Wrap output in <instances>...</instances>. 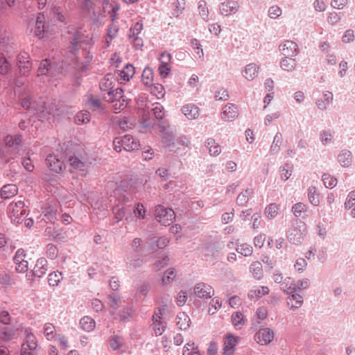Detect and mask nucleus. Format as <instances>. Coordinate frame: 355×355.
Masks as SVG:
<instances>
[{"mask_svg":"<svg viewBox=\"0 0 355 355\" xmlns=\"http://www.w3.org/2000/svg\"><path fill=\"white\" fill-rule=\"evenodd\" d=\"M10 64L5 58H0V73L6 74L10 70Z\"/></svg>","mask_w":355,"mask_h":355,"instance_id":"69168bd1","label":"nucleus"},{"mask_svg":"<svg viewBox=\"0 0 355 355\" xmlns=\"http://www.w3.org/2000/svg\"><path fill=\"white\" fill-rule=\"evenodd\" d=\"M178 319L179 320L177 322V325L179 329L186 330L189 327V322H190V318L184 313L179 314L178 315Z\"/></svg>","mask_w":355,"mask_h":355,"instance_id":"e433bc0d","label":"nucleus"},{"mask_svg":"<svg viewBox=\"0 0 355 355\" xmlns=\"http://www.w3.org/2000/svg\"><path fill=\"white\" fill-rule=\"evenodd\" d=\"M135 310L132 306H126L122 310L119 311L118 315L120 322H125L129 321L133 316Z\"/></svg>","mask_w":355,"mask_h":355,"instance_id":"bb28decb","label":"nucleus"},{"mask_svg":"<svg viewBox=\"0 0 355 355\" xmlns=\"http://www.w3.org/2000/svg\"><path fill=\"white\" fill-rule=\"evenodd\" d=\"M281 68L287 71H292L295 69L296 60L292 57H284L280 62Z\"/></svg>","mask_w":355,"mask_h":355,"instance_id":"a878e982","label":"nucleus"},{"mask_svg":"<svg viewBox=\"0 0 355 355\" xmlns=\"http://www.w3.org/2000/svg\"><path fill=\"white\" fill-rule=\"evenodd\" d=\"M25 335L26 342L21 345V355H31V352L37 349V340L30 328L25 329Z\"/></svg>","mask_w":355,"mask_h":355,"instance_id":"20e7f679","label":"nucleus"},{"mask_svg":"<svg viewBox=\"0 0 355 355\" xmlns=\"http://www.w3.org/2000/svg\"><path fill=\"white\" fill-rule=\"evenodd\" d=\"M306 266L307 262L304 258L297 259L294 264V268L300 272H303Z\"/></svg>","mask_w":355,"mask_h":355,"instance_id":"774afa93","label":"nucleus"},{"mask_svg":"<svg viewBox=\"0 0 355 355\" xmlns=\"http://www.w3.org/2000/svg\"><path fill=\"white\" fill-rule=\"evenodd\" d=\"M175 277V270L173 268L168 269L164 274L162 282V284H168L171 283Z\"/></svg>","mask_w":355,"mask_h":355,"instance_id":"a18cd8bd","label":"nucleus"},{"mask_svg":"<svg viewBox=\"0 0 355 355\" xmlns=\"http://www.w3.org/2000/svg\"><path fill=\"white\" fill-rule=\"evenodd\" d=\"M151 93L155 95L158 98L164 96V88L161 84L152 85Z\"/></svg>","mask_w":355,"mask_h":355,"instance_id":"3c124183","label":"nucleus"},{"mask_svg":"<svg viewBox=\"0 0 355 355\" xmlns=\"http://www.w3.org/2000/svg\"><path fill=\"white\" fill-rule=\"evenodd\" d=\"M153 329L156 336H160L166 329V323L158 319L153 322Z\"/></svg>","mask_w":355,"mask_h":355,"instance_id":"58836bf2","label":"nucleus"},{"mask_svg":"<svg viewBox=\"0 0 355 355\" xmlns=\"http://www.w3.org/2000/svg\"><path fill=\"white\" fill-rule=\"evenodd\" d=\"M292 211L295 216H301L302 214L306 211V205L302 202L296 203L293 206Z\"/></svg>","mask_w":355,"mask_h":355,"instance_id":"052dcab7","label":"nucleus"},{"mask_svg":"<svg viewBox=\"0 0 355 355\" xmlns=\"http://www.w3.org/2000/svg\"><path fill=\"white\" fill-rule=\"evenodd\" d=\"M135 67L131 64H127L121 71H116L115 74L117 75L116 78L119 81L123 80L128 81L135 74Z\"/></svg>","mask_w":355,"mask_h":355,"instance_id":"ddd939ff","label":"nucleus"},{"mask_svg":"<svg viewBox=\"0 0 355 355\" xmlns=\"http://www.w3.org/2000/svg\"><path fill=\"white\" fill-rule=\"evenodd\" d=\"M193 293L198 298L207 300L214 295V290L210 285L200 282L195 285Z\"/></svg>","mask_w":355,"mask_h":355,"instance_id":"423d86ee","label":"nucleus"},{"mask_svg":"<svg viewBox=\"0 0 355 355\" xmlns=\"http://www.w3.org/2000/svg\"><path fill=\"white\" fill-rule=\"evenodd\" d=\"M69 162L75 169L84 171L85 163L80 158L76 156H71L69 158Z\"/></svg>","mask_w":355,"mask_h":355,"instance_id":"ea45409f","label":"nucleus"},{"mask_svg":"<svg viewBox=\"0 0 355 355\" xmlns=\"http://www.w3.org/2000/svg\"><path fill=\"white\" fill-rule=\"evenodd\" d=\"M322 182L327 188L332 189L337 184V179L331 177L329 174L324 173L322 175Z\"/></svg>","mask_w":355,"mask_h":355,"instance_id":"c03bdc74","label":"nucleus"},{"mask_svg":"<svg viewBox=\"0 0 355 355\" xmlns=\"http://www.w3.org/2000/svg\"><path fill=\"white\" fill-rule=\"evenodd\" d=\"M238 3L232 0L223 2L219 6L220 14L225 16L236 13L238 11Z\"/></svg>","mask_w":355,"mask_h":355,"instance_id":"9b49d317","label":"nucleus"},{"mask_svg":"<svg viewBox=\"0 0 355 355\" xmlns=\"http://www.w3.org/2000/svg\"><path fill=\"white\" fill-rule=\"evenodd\" d=\"M90 121V113L88 111H81L76 114L75 122L77 124L87 123Z\"/></svg>","mask_w":355,"mask_h":355,"instance_id":"4c0bfd02","label":"nucleus"},{"mask_svg":"<svg viewBox=\"0 0 355 355\" xmlns=\"http://www.w3.org/2000/svg\"><path fill=\"white\" fill-rule=\"evenodd\" d=\"M127 263L132 269L139 268L143 265V259L139 254L128 253L126 255Z\"/></svg>","mask_w":355,"mask_h":355,"instance_id":"a211bd4d","label":"nucleus"},{"mask_svg":"<svg viewBox=\"0 0 355 355\" xmlns=\"http://www.w3.org/2000/svg\"><path fill=\"white\" fill-rule=\"evenodd\" d=\"M83 41H84L83 33H82V31H76L71 38V42H70L71 51V52L76 51L78 50V44L81 42H83Z\"/></svg>","mask_w":355,"mask_h":355,"instance_id":"cd10ccee","label":"nucleus"},{"mask_svg":"<svg viewBox=\"0 0 355 355\" xmlns=\"http://www.w3.org/2000/svg\"><path fill=\"white\" fill-rule=\"evenodd\" d=\"M156 220L162 225L168 226L175 219V213L172 209H166L162 205H157L155 210Z\"/></svg>","mask_w":355,"mask_h":355,"instance_id":"7ed1b4c3","label":"nucleus"},{"mask_svg":"<svg viewBox=\"0 0 355 355\" xmlns=\"http://www.w3.org/2000/svg\"><path fill=\"white\" fill-rule=\"evenodd\" d=\"M110 345L113 350H117L123 346V343L119 336H113L110 339Z\"/></svg>","mask_w":355,"mask_h":355,"instance_id":"13d9d810","label":"nucleus"},{"mask_svg":"<svg viewBox=\"0 0 355 355\" xmlns=\"http://www.w3.org/2000/svg\"><path fill=\"white\" fill-rule=\"evenodd\" d=\"M21 135H15V136L8 135L4 139L6 147L12 148L14 149H17L18 148L21 142Z\"/></svg>","mask_w":355,"mask_h":355,"instance_id":"5701e85b","label":"nucleus"},{"mask_svg":"<svg viewBox=\"0 0 355 355\" xmlns=\"http://www.w3.org/2000/svg\"><path fill=\"white\" fill-rule=\"evenodd\" d=\"M96 322L94 319L89 316H84L80 320L81 328L85 331H91L95 327Z\"/></svg>","mask_w":355,"mask_h":355,"instance_id":"c85d7f7f","label":"nucleus"},{"mask_svg":"<svg viewBox=\"0 0 355 355\" xmlns=\"http://www.w3.org/2000/svg\"><path fill=\"white\" fill-rule=\"evenodd\" d=\"M152 112L157 119H162L164 116V107L160 103L154 104Z\"/></svg>","mask_w":355,"mask_h":355,"instance_id":"603ef678","label":"nucleus"},{"mask_svg":"<svg viewBox=\"0 0 355 355\" xmlns=\"http://www.w3.org/2000/svg\"><path fill=\"white\" fill-rule=\"evenodd\" d=\"M250 270L253 277L257 279H260L263 277L262 265L259 261L253 262L250 266Z\"/></svg>","mask_w":355,"mask_h":355,"instance_id":"473e14b6","label":"nucleus"},{"mask_svg":"<svg viewBox=\"0 0 355 355\" xmlns=\"http://www.w3.org/2000/svg\"><path fill=\"white\" fill-rule=\"evenodd\" d=\"M141 79L146 86L153 85V73L149 67H146L142 73Z\"/></svg>","mask_w":355,"mask_h":355,"instance_id":"c9c22d12","label":"nucleus"},{"mask_svg":"<svg viewBox=\"0 0 355 355\" xmlns=\"http://www.w3.org/2000/svg\"><path fill=\"white\" fill-rule=\"evenodd\" d=\"M45 162L49 169L57 173H60L64 167L63 162L55 155H49Z\"/></svg>","mask_w":355,"mask_h":355,"instance_id":"1a4fd4ad","label":"nucleus"},{"mask_svg":"<svg viewBox=\"0 0 355 355\" xmlns=\"http://www.w3.org/2000/svg\"><path fill=\"white\" fill-rule=\"evenodd\" d=\"M26 254L25 252V250L22 248H19L15 252V254L13 257V261L15 263H19V262H23L26 261L24 258L26 257Z\"/></svg>","mask_w":355,"mask_h":355,"instance_id":"338daca9","label":"nucleus"},{"mask_svg":"<svg viewBox=\"0 0 355 355\" xmlns=\"http://www.w3.org/2000/svg\"><path fill=\"white\" fill-rule=\"evenodd\" d=\"M44 216L49 220L50 221H53V220H56V215L58 214L57 208L52 205H46L42 211Z\"/></svg>","mask_w":355,"mask_h":355,"instance_id":"2f4dec72","label":"nucleus"},{"mask_svg":"<svg viewBox=\"0 0 355 355\" xmlns=\"http://www.w3.org/2000/svg\"><path fill=\"white\" fill-rule=\"evenodd\" d=\"M306 234V225L304 222L295 221L288 230L287 238L288 241L294 245H300L304 241Z\"/></svg>","mask_w":355,"mask_h":355,"instance_id":"f257e3e1","label":"nucleus"},{"mask_svg":"<svg viewBox=\"0 0 355 355\" xmlns=\"http://www.w3.org/2000/svg\"><path fill=\"white\" fill-rule=\"evenodd\" d=\"M113 145L117 152H120L122 148L126 151H133L139 148V143L132 135H125L122 137H116Z\"/></svg>","mask_w":355,"mask_h":355,"instance_id":"f03ea898","label":"nucleus"},{"mask_svg":"<svg viewBox=\"0 0 355 355\" xmlns=\"http://www.w3.org/2000/svg\"><path fill=\"white\" fill-rule=\"evenodd\" d=\"M282 143V135L281 132H277L273 139L272 144L270 146V151L272 154L277 153L279 150V146Z\"/></svg>","mask_w":355,"mask_h":355,"instance_id":"72a5a7b5","label":"nucleus"},{"mask_svg":"<svg viewBox=\"0 0 355 355\" xmlns=\"http://www.w3.org/2000/svg\"><path fill=\"white\" fill-rule=\"evenodd\" d=\"M108 299L110 301V306L113 309L111 312V315H114L115 311L117 309L118 304L121 301V297L117 294L112 293L109 295Z\"/></svg>","mask_w":355,"mask_h":355,"instance_id":"79ce46f5","label":"nucleus"},{"mask_svg":"<svg viewBox=\"0 0 355 355\" xmlns=\"http://www.w3.org/2000/svg\"><path fill=\"white\" fill-rule=\"evenodd\" d=\"M291 166L288 164H285V166H282L281 169V178L284 181H286L291 175L292 171L291 170Z\"/></svg>","mask_w":355,"mask_h":355,"instance_id":"e2e57ef3","label":"nucleus"},{"mask_svg":"<svg viewBox=\"0 0 355 355\" xmlns=\"http://www.w3.org/2000/svg\"><path fill=\"white\" fill-rule=\"evenodd\" d=\"M237 252L241 254L245 257H248L252 254V247L247 243H243L241 245L238 246L236 248Z\"/></svg>","mask_w":355,"mask_h":355,"instance_id":"09e8293b","label":"nucleus"},{"mask_svg":"<svg viewBox=\"0 0 355 355\" xmlns=\"http://www.w3.org/2000/svg\"><path fill=\"white\" fill-rule=\"evenodd\" d=\"M269 293V288L267 286H260L257 289L251 291L250 295L251 297H261Z\"/></svg>","mask_w":355,"mask_h":355,"instance_id":"5fc2aeb1","label":"nucleus"},{"mask_svg":"<svg viewBox=\"0 0 355 355\" xmlns=\"http://www.w3.org/2000/svg\"><path fill=\"white\" fill-rule=\"evenodd\" d=\"M17 191L18 189L15 184H6L1 189V197L3 199H8L15 196L17 193Z\"/></svg>","mask_w":355,"mask_h":355,"instance_id":"4be33fe9","label":"nucleus"},{"mask_svg":"<svg viewBox=\"0 0 355 355\" xmlns=\"http://www.w3.org/2000/svg\"><path fill=\"white\" fill-rule=\"evenodd\" d=\"M19 62V67L21 73L25 74L29 71L31 64L29 62V55L27 53H22L18 55L17 58Z\"/></svg>","mask_w":355,"mask_h":355,"instance_id":"6ab92c4d","label":"nucleus"},{"mask_svg":"<svg viewBox=\"0 0 355 355\" xmlns=\"http://www.w3.org/2000/svg\"><path fill=\"white\" fill-rule=\"evenodd\" d=\"M62 274L60 272H53L49 275L48 282L50 286H58L62 279Z\"/></svg>","mask_w":355,"mask_h":355,"instance_id":"37998d69","label":"nucleus"},{"mask_svg":"<svg viewBox=\"0 0 355 355\" xmlns=\"http://www.w3.org/2000/svg\"><path fill=\"white\" fill-rule=\"evenodd\" d=\"M182 112L188 119H196L199 115V109L193 104L184 105L182 107Z\"/></svg>","mask_w":355,"mask_h":355,"instance_id":"f3484780","label":"nucleus"},{"mask_svg":"<svg viewBox=\"0 0 355 355\" xmlns=\"http://www.w3.org/2000/svg\"><path fill=\"white\" fill-rule=\"evenodd\" d=\"M199 14L202 19L207 20L209 16V11L207 7L205 1L200 0L198 3Z\"/></svg>","mask_w":355,"mask_h":355,"instance_id":"de8ad7c7","label":"nucleus"},{"mask_svg":"<svg viewBox=\"0 0 355 355\" xmlns=\"http://www.w3.org/2000/svg\"><path fill=\"white\" fill-rule=\"evenodd\" d=\"M123 90L121 87H118L116 89H112V91L107 92V96L103 94V98L106 101L114 102L123 97Z\"/></svg>","mask_w":355,"mask_h":355,"instance_id":"b1692460","label":"nucleus"},{"mask_svg":"<svg viewBox=\"0 0 355 355\" xmlns=\"http://www.w3.org/2000/svg\"><path fill=\"white\" fill-rule=\"evenodd\" d=\"M21 105L24 109L28 110L30 116H35L39 120L46 119L47 114H51L50 111H47L46 112H45L44 106H42L39 110H36L33 107H31V101L28 96L25 97L21 100Z\"/></svg>","mask_w":355,"mask_h":355,"instance_id":"39448f33","label":"nucleus"},{"mask_svg":"<svg viewBox=\"0 0 355 355\" xmlns=\"http://www.w3.org/2000/svg\"><path fill=\"white\" fill-rule=\"evenodd\" d=\"M191 45L193 49L196 50V53L199 55V58H202L204 56L203 50L198 40L192 39L191 41Z\"/></svg>","mask_w":355,"mask_h":355,"instance_id":"680f3d73","label":"nucleus"},{"mask_svg":"<svg viewBox=\"0 0 355 355\" xmlns=\"http://www.w3.org/2000/svg\"><path fill=\"white\" fill-rule=\"evenodd\" d=\"M143 29V24L141 22H137L134 26L130 28L129 37H133L137 36Z\"/></svg>","mask_w":355,"mask_h":355,"instance_id":"0e129e2a","label":"nucleus"},{"mask_svg":"<svg viewBox=\"0 0 355 355\" xmlns=\"http://www.w3.org/2000/svg\"><path fill=\"white\" fill-rule=\"evenodd\" d=\"M8 209H9V211H12V209H15V210L19 209V211H20V210H21V212L27 213V209L25 208V203L22 200H18L17 202H12L9 205Z\"/></svg>","mask_w":355,"mask_h":355,"instance_id":"6e6d98bb","label":"nucleus"},{"mask_svg":"<svg viewBox=\"0 0 355 355\" xmlns=\"http://www.w3.org/2000/svg\"><path fill=\"white\" fill-rule=\"evenodd\" d=\"M58 250L57 247L53 244H48L46 246V255L51 259H54L57 257Z\"/></svg>","mask_w":355,"mask_h":355,"instance_id":"bf43d9fd","label":"nucleus"},{"mask_svg":"<svg viewBox=\"0 0 355 355\" xmlns=\"http://www.w3.org/2000/svg\"><path fill=\"white\" fill-rule=\"evenodd\" d=\"M291 295L287 297L286 303L290 309L295 311L303 304V297L298 293H290Z\"/></svg>","mask_w":355,"mask_h":355,"instance_id":"4468645a","label":"nucleus"},{"mask_svg":"<svg viewBox=\"0 0 355 355\" xmlns=\"http://www.w3.org/2000/svg\"><path fill=\"white\" fill-rule=\"evenodd\" d=\"M338 162L343 167H349L352 162V154L350 150L344 149L338 155Z\"/></svg>","mask_w":355,"mask_h":355,"instance_id":"dca6fc26","label":"nucleus"},{"mask_svg":"<svg viewBox=\"0 0 355 355\" xmlns=\"http://www.w3.org/2000/svg\"><path fill=\"white\" fill-rule=\"evenodd\" d=\"M308 198L309 202L314 206H318L320 203L319 194L315 187H310L308 189Z\"/></svg>","mask_w":355,"mask_h":355,"instance_id":"f704fd0d","label":"nucleus"},{"mask_svg":"<svg viewBox=\"0 0 355 355\" xmlns=\"http://www.w3.org/2000/svg\"><path fill=\"white\" fill-rule=\"evenodd\" d=\"M278 211H279V207L278 206L275 204V203H272V204H270L266 208V210H265V214L266 215V216L269 218H275L277 214H278Z\"/></svg>","mask_w":355,"mask_h":355,"instance_id":"49530a36","label":"nucleus"},{"mask_svg":"<svg viewBox=\"0 0 355 355\" xmlns=\"http://www.w3.org/2000/svg\"><path fill=\"white\" fill-rule=\"evenodd\" d=\"M273 337L274 333L269 328L259 329L254 336L255 340L261 345L269 344L272 340Z\"/></svg>","mask_w":355,"mask_h":355,"instance_id":"6e6552de","label":"nucleus"},{"mask_svg":"<svg viewBox=\"0 0 355 355\" xmlns=\"http://www.w3.org/2000/svg\"><path fill=\"white\" fill-rule=\"evenodd\" d=\"M259 67L254 63L247 64L243 71V76L248 80H252L258 75Z\"/></svg>","mask_w":355,"mask_h":355,"instance_id":"aec40b11","label":"nucleus"},{"mask_svg":"<svg viewBox=\"0 0 355 355\" xmlns=\"http://www.w3.org/2000/svg\"><path fill=\"white\" fill-rule=\"evenodd\" d=\"M135 216L139 219L145 218L146 209L141 203H137L133 210Z\"/></svg>","mask_w":355,"mask_h":355,"instance_id":"4d7b16f0","label":"nucleus"},{"mask_svg":"<svg viewBox=\"0 0 355 355\" xmlns=\"http://www.w3.org/2000/svg\"><path fill=\"white\" fill-rule=\"evenodd\" d=\"M239 115L238 107L233 103H227L223 107L221 114L222 119L228 121H232Z\"/></svg>","mask_w":355,"mask_h":355,"instance_id":"9d476101","label":"nucleus"},{"mask_svg":"<svg viewBox=\"0 0 355 355\" xmlns=\"http://www.w3.org/2000/svg\"><path fill=\"white\" fill-rule=\"evenodd\" d=\"M232 322L236 328H240L244 324V317L241 312L236 311L232 315Z\"/></svg>","mask_w":355,"mask_h":355,"instance_id":"a19ab883","label":"nucleus"},{"mask_svg":"<svg viewBox=\"0 0 355 355\" xmlns=\"http://www.w3.org/2000/svg\"><path fill=\"white\" fill-rule=\"evenodd\" d=\"M48 270V262L45 258H40L37 260L36 264L32 271L33 275L41 278Z\"/></svg>","mask_w":355,"mask_h":355,"instance_id":"f8f14e48","label":"nucleus"},{"mask_svg":"<svg viewBox=\"0 0 355 355\" xmlns=\"http://www.w3.org/2000/svg\"><path fill=\"white\" fill-rule=\"evenodd\" d=\"M44 15L42 12L38 14L35 22V34L42 37L44 33Z\"/></svg>","mask_w":355,"mask_h":355,"instance_id":"393cba45","label":"nucleus"},{"mask_svg":"<svg viewBox=\"0 0 355 355\" xmlns=\"http://www.w3.org/2000/svg\"><path fill=\"white\" fill-rule=\"evenodd\" d=\"M44 335L48 340H52L55 338V327L51 323H46L44 325Z\"/></svg>","mask_w":355,"mask_h":355,"instance_id":"864d4df0","label":"nucleus"},{"mask_svg":"<svg viewBox=\"0 0 355 355\" xmlns=\"http://www.w3.org/2000/svg\"><path fill=\"white\" fill-rule=\"evenodd\" d=\"M111 74H107L104 78V81L100 83L101 95L103 97V94L107 96V92L112 91L114 86L112 82L110 80Z\"/></svg>","mask_w":355,"mask_h":355,"instance_id":"c756f323","label":"nucleus"},{"mask_svg":"<svg viewBox=\"0 0 355 355\" xmlns=\"http://www.w3.org/2000/svg\"><path fill=\"white\" fill-rule=\"evenodd\" d=\"M51 67L49 60L45 59L42 60L38 68V75L40 76L47 74L51 70Z\"/></svg>","mask_w":355,"mask_h":355,"instance_id":"8fccbe9b","label":"nucleus"},{"mask_svg":"<svg viewBox=\"0 0 355 355\" xmlns=\"http://www.w3.org/2000/svg\"><path fill=\"white\" fill-rule=\"evenodd\" d=\"M9 212L12 222L16 225L21 223L24 218L28 215V213L21 212V210L19 211V209H12V211H9Z\"/></svg>","mask_w":355,"mask_h":355,"instance_id":"7c9ffc66","label":"nucleus"},{"mask_svg":"<svg viewBox=\"0 0 355 355\" xmlns=\"http://www.w3.org/2000/svg\"><path fill=\"white\" fill-rule=\"evenodd\" d=\"M279 49L284 57H295L298 52L297 44L291 40H287L284 44H280Z\"/></svg>","mask_w":355,"mask_h":355,"instance_id":"0eeeda50","label":"nucleus"},{"mask_svg":"<svg viewBox=\"0 0 355 355\" xmlns=\"http://www.w3.org/2000/svg\"><path fill=\"white\" fill-rule=\"evenodd\" d=\"M238 338L234 336L232 334H228L226 337V340L224 342V354L225 355H232L233 354V351L234 347L237 343Z\"/></svg>","mask_w":355,"mask_h":355,"instance_id":"2eb2a0df","label":"nucleus"},{"mask_svg":"<svg viewBox=\"0 0 355 355\" xmlns=\"http://www.w3.org/2000/svg\"><path fill=\"white\" fill-rule=\"evenodd\" d=\"M280 288L288 294L295 293L296 291V287L294 279L288 277L284 278L280 284Z\"/></svg>","mask_w":355,"mask_h":355,"instance_id":"412c9836","label":"nucleus"}]
</instances>
